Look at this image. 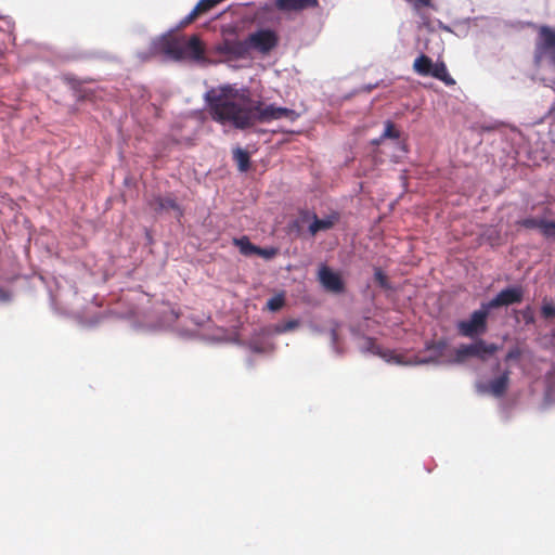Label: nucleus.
I'll return each instance as SVG.
<instances>
[{
  "mask_svg": "<svg viewBox=\"0 0 555 555\" xmlns=\"http://www.w3.org/2000/svg\"><path fill=\"white\" fill-rule=\"evenodd\" d=\"M374 280L378 285L383 288H389L387 276L384 274V272L380 269H375L374 272Z\"/></svg>",
  "mask_w": 555,
  "mask_h": 555,
  "instance_id": "obj_32",
  "label": "nucleus"
},
{
  "mask_svg": "<svg viewBox=\"0 0 555 555\" xmlns=\"http://www.w3.org/2000/svg\"><path fill=\"white\" fill-rule=\"evenodd\" d=\"M439 28L444 30V31H448V33H453V30L451 29L450 26H448V25H446V24H443L441 22H439Z\"/></svg>",
  "mask_w": 555,
  "mask_h": 555,
  "instance_id": "obj_39",
  "label": "nucleus"
},
{
  "mask_svg": "<svg viewBox=\"0 0 555 555\" xmlns=\"http://www.w3.org/2000/svg\"><path fill=\"white\" fill-rule=\"evenodd\" d=\"M233 242L234 245L240 249V253L244 256L254 255L257 250V246L254 245L246 236L234 238Z\"/></svg>",
  "mask_w": 555,
  "mask_h": 555,
  "instance_id": "obj_20",
  "label": "nucleus"
},
{
  "mask_svg": "<svg viewBox=\"0 0 555 555\" xmlns=\"http://www.w3.org/2000/svg\"><path fill=\"white\" fill-rule=\"evenodd\" d=\"M151 206L157 210V211H169L173 210L176 212V217H181L182 211L179 207V205L176 203L175 199L170 197H155L153 202L151 203Z\"/></svg>",
  "mask_w": 555,
  "mask_h": 555,
  "instance_id": "obj_16",
  "label": "nucleus"
},
{
  "mask_svg": "<svg viewBox=\"0 0 555 555\" xmlns=\"http://www.w3.org/2000/svg\"><path fill=\"white\" fill-rule=\"evenodd\" d=\"M522 317L527 324L534 322L533 311L531 310L530 307H527L526 309L522 310Z\"/></svg>",
  "mask_w": 555,
  "mask_h": 555,
  "instance_id": "obj_37",
  "label": "nucleus"
},
{
  "mask_svg": "<svg viewBox=\"0 0 555 555\" xmlns=\"http://www.w3.org/2000/svg\"><path fill=\"white\" fill-rule=\"evenodd\" d=\"M413 70L423 77H434L442 81L446 86L455 85V80L450 76L446 64L443 62L434 63L433 60L425 54H421L414 60Z\"/></svg>",
  "mask_w": 555,
  "mask_h": 555,
  "instance_id": "obj_7",
  "label": "nucleus"
},
{
  "mask_svg": "<svg viewBox=\"0 0 555 555\" xmlns=\"http://www.w3.org/2000/svg\"><path fill=\"white\" fill-rule=\"evenodd\" d=\"M552 89L555 90V87ZM547 114L550 117H552V125H553V127H555V102L550 107Z\"/></svg>",
  "mask_w": 555,
  "mask_h": 555,
  "instance_id": "obj_38",
  "label": "nucleus"
},
{
  "mask_svg": "<svg viewBox=\"0 0 555 555\" xmlns=\"http://www.w3.org/2000/svg\"><path fill=\"white\" fill-rule=\"evenodd\" d=\"M318 279L322 287L327 292L340 294L345 289L340 275L325 264L319 268Z\"/></svg>",
  "mask_w": 555,
  "mask_h": 555,
  "instance_id": "obj_11",
  "label": "nucleus"
},
{
  "mask_svg": "<svg viewBox=\"0 0 555 555\" xmlns=\"http://www.w3.org/2000/svg\"><path fill=\"white\" fill-rule=\"evenodd\" d=\"M543 236L546 238H555V220H548V222H542Z\"/></svg>",
  "mask_w": 555,
  "mask_h": 555,
  "instance_id": "obj_30",
  "label": "nucleus"
},
{
  "mask_svg": "<svg viewBox=\"0 0 555 555\" xmlns=\"http://www.w3.org/2000/svg\"><path fill=\"white\" fill-rule=\"evenodd\" d=\"M300 324V321L297 319H291L284 322L276 323L264 330L267 335H281L287 332H292L296 330Z\"/></svg>",
  "mask_w": 555,
  "mask_h": 555,
  "instance_id": "obj_17",
  "label": "nucleus"
},
{
  "mask_svg": "<svg viewBox=\"0 0 555 555\" xmlns=\"http://www.w3.org/2000/svg\"><path fill=\"white\" fill-rule=\"evenodd\" d=\"M276 253H278L276 248H273V247L261 248V247L257 246V250L255 254L267 259V260H270L276 255Z\"/></svg>",
  "mask_w": 555,
  "mask_h": 555,
  "instance_id": "obj_31",
  "label": "nucleus"
},
{
  "mask_svg": "<svg viewBox=\"0 0 555 555\" xmlns=\"http://www.w3.org/2000/svg\"><path fill=\"white\" fill-rule=\"evenodd\" d=\"M274 5L282 12L301 11L317 7L318 0H274Z\"/></svg>",
  "mask_w": 555,
  "mask_h": 555,
  "instance_id": "obj_14",
  "label": "nucleus"
},
{
  "mask_svg": "<svg viewBox=\"0 0 555 555\" xmlns=\"http://www.w3.org/2000/svg\"><path fill=\"white\" fill-rule=\"evenodd\" d=\"M250 46L260 52H269L276 44V37L272 30L260 29L249 36Z\"/></svg>",
  "mask_w": 555,
  "mask_h": 555,
  "instance_id": "obj_13",
  "label": "nucleus"
},
{
  "mask_svg": "<svg viewBox=\"0 0 555 555\" xmlns=\"http://www.w3.org/2000/svg\"><path fill=\"white\" fill-rule=\"evenodd\" d=\"M541 312L545 318H552L555 315V305L552 302H544L541 307Z\"/></svg>",
  "mask_w": 555,
  "mask_h": 555,
  "instance_id": "obj_33",
  "label": "nucleus"
},
{
  "mask_svg": "<svg viewBox=\"0 0 555 555\" xmlns=\"http://www.w3.org/2000/svg\"><path fill=\"white\" fill-rule=\"evenodd\" d=\"M217 51L221 54H227L232 57H243L247 52L245 43L236 40H225L217 47Z\"/></svg>",
  "mask_w": 555,
  "mask_h": 555,
  "instance_id": "obj_15",
  "label": "nucleus"
},
{
  "mask_svg": "<svg viewBox=\"0 0 555 555\" xmlns=\"http://www.w3.org/2000/svg\"><path fill=\"white\" fill-rule=\"evenodd\" d=\"M219 2L217 0H199L198 3L194 7L199 14L208 12L212 8H215Z\"/></svg>",
  "mask_w": 555,
  "mask_h": 555,
  "instance_id": "obj_25",
  "label": "nucleus"
},
{
  "mask_svg": "<svg viewBox=\"0 0 555 555\" xmlns=\"http://www.w3.org/2000/svg\"><path fill=\"white\" fill-rule=\"evenodd\" d=\"M410 3L414 10H420L421 8L431 7V0H405Z\"/></svg>",
  "mask_w": 555,
  "mask_h": 555,
  "instance_id": "obj_34",
  "label": "nucleus"
},
{
  "mask_svg": "<svg viewBox=\"0 0 555 555\" xmlns=\"http://www.w3.org/2000/svg\"><path fill=\"white\" fill-rule=\"evenodd\" d=\"M542 222H548V220L544 218H529L524 221V225L526 228H537L543 234Z\"/></svg>",
  "mask_w": 555,
  "mask_h": 555,
  "instance_id": "obj_29",
  "label": "nucleus"
},
{
  "mask_svg": "<svg viewBox=\"0 0 555 555\" xmlns=\"http://www.w3.org/2000/svg\"><path fill=\"white\" fill-rule=\"evenodd\" d=\"M151 51L155 54H162L166 60L183 61L186 59L202 61L204 49L197 36H192L188 41H183L172 35V30L154 38L151 42Z\"/></svg>",
  "mask_w": 555,
  "mask_h": 555,
  "instance_id": "obj_2",
  "label": "nucleus"
},
{
  "mask_svg": "<svg viewBox=\"0 0 555 555\" xmlns=\"http://www.w3.org/2000/svg\"><path fill=\"white\" fill-rule=\"evenodd\" d=\"M351 333H352L354 339L359 340L358 346H359V349L361 352L379 356L386 362L393 363V361H390L388 358L390 356H398L397 353H395L393 351H390V350H383L380 347H378L375 344L373 338L361 336L360 333L358 331H356L354 328L351 330Z\"/></svg>",
  "mask_w": 555,
  "mask_h": 555,
  "instance_id": "obj_12",
  "label": "nucleus"
},
{
  "mask_svg": "<svg viewBox=\"0 0 555 555\" xmlns=\"http://www.w3.org/2000/svg\"><path fill=\"white\" fill-rule=\"evenodd\" d=\"M524 291L520 286L513 285L507 286L501 292H499L492 299L488 301H483L489 310L508 307L514 304H519L522 301Z\"/></svg>",
  "mask_w": 555,
  "mask_h": 555,
  "instance_id": "obj_8",
  "label": "nucleus"
},
{
  "mask_svg": "<svg viewBox=\"0 0 555 555\" xmlns=\"http://www.w3.org/2000/svg\"><path fill=\"white\" fill-rule=\"evenodd\" d=\"M233 157H234V160L237 164V168H238L240 171L245 172V171L248 170V168H249V155H248V153L245 150H243L241 147H236L233 151Z\"/></svg>",
  "mask_w": 555,
  "mask_h": 555,
  "instance_id": "obj_19",
  "label": "nucleus"
},
{
  "mask_svg": "<svg viewBox=\"0 0 555 555\" xmlns=\"http://www.w3.org/2000/svg\"><path fill=\"white\" fill-rule=\"evenodd\" d=\"M498 346L488 344L483 339L475 340L472 344H462L454 351V358L450 361L453 364H462L469 358H477L486 361L498 351Z\"/></svg>",
  "mask_w": 555,
  "mask_h": 555,
  "instance_id": "obj_6",
  "label": "nucleus"
},
{
  "mask_svg": "<svg viewBox=\"0 0 555 555\" xmlns=\"http://www.w3.org/2000/svg\"><path fill=\"white\" fill-rule=\"evenodd\" d=\"M520 354H521V352H520L519 348H512L506 353L505 361L516 360L520 357Z\"/></svg>",
  "mask_w": 555,
  "mask_h": 555,
  "instance_id": "obj_36",
  "label": "nucleus"
},
{
  "mask_svg": "<svg viewBox=\"0 0 555 555\" xmlns=\"http://www.w3.org/2000/svg\"><path fill=\"white\" fill-rule=\"evenodd\" d=\"M199 15V13L197 12V10L194 8L185 17H183L179 24L175 27V28H171L170 30H172V33L178 29V28H181V27H184L186 25H189L190 23H192L195 17Z\"/></svg>",
  "mask_w": 555,
  "mask_h": 555,
  "instance_id": "obj_28",
  "label": "nucleus"
},
{
  "mask_svg": "<svg viewBox=\"0 0 555 555\" xmlns=\"http://www.w3.org/2000/svg\"><path fill=\"white\" fill-rule=\"evenodd\" d=\"M511 384V371L500 372L490 379L479 377L474 383L475 392L480 397L501 399L505 396Z\"/></svg>",
  "mask_w": 555,
  "mask_h": 555,
  "instance_id": "obj_4",
  "label": "nucleus"
},
{
  "mask_svg": "<svg viewBox=\"0 0 555 555\" xmlns=\"http://www.w3.org/2000/svg\"><path fill=\"white\" fill-rule=\"evenodd\" d=\"M309 331L313 335H324L328 334L330 340H331V350L336 356H341L344 353L343 348L339 346L338 343V326L339 324L335 320H328L327 322L321 324L317 323L314 321H310L307 324Z\"/></svg>",
  "mask_w": 555,
  "mask_h": 555,
  "instance_id": "obj_9",
  "label": "nucleus"
},
{
  "mask_svg": "<svg viewBox=\"0 0 555 555\" xmlns=\"http://www.w3.org/2000/svg\"><path fill=\"white\" fill-rule=\"evenodd\" d=\"M489 308L481 302L480 308L475 310L467 320H461L456 323V330L463 337L475 338L485 334L488 330Z\"/></svg>",
  "mask_w": 555,
  "mask_h": 555,
  "instance_id": "obj_5",
  "label": "nucleus"
},
{
  "mask_svg": "<svg viewBox=\"0 0 555 555\" xmlns=\"http://www.w3.org/2000/svg\"><path fill=\"white\" fill-rule=\"evenodd\" d=\"M534 63L542 72L545 85L555 88V29L550 26L539 27L534 47Z\"/></svg>",
  "mask_w": 555,
  "mask_h": 555,
  "instance_id": "obj_3",
  "label": "nucleus"
},
{
  "mask_svg": "<svg viewBox=\"0 0 555 555\" xmlns=\"http://www.w3.org/2000/svg\"><path fill=\"white\" fill-rule=\"evenodd\" d=\"M205 100L216 121L231 124L237 129L251 127L256 122L294 120L297 117V114L287 107L273 104L262 107L260 103L255 104L231 86L208 90L205 93Z\"/></svg>",
  "mask_w": 555,
  "mask_h": 555,
  "instance_id": "obj_1",
  "label": "nucleus"
},
{
  "mask_svg": "<svg viewBox=\"0 0 555 555\" xmlns=\"http://www.w3.org/2000/svg\"><path fill=\"white\" fill-rule=\"evenodd\" d=\"M12 300V293L0 287V304H8Z\"/></svg>",
  "mask_w": 555,
  "mask_h": 555,
  "instance_id": "obj_35",
  "label": "nucleus"
},
{
  "mask_svg": "<svg viewBox=\"0 0 555 555\" xmlns=\"http://www.w3.org/2000/svg\"><path fill=\"white\" fill-rule=\"evenodd\" d=\"M397 139L398 138V131L393 128V125L390 121H387L385 125L384 132L382 133L380 138L375 140L374 143L378 144L383 139Z\"/></svg>",
  "mask_w": 555,
  "mask_h": 555,
  "instance_id": "obj_23",
  "label": "nucleus"
},
{
  "mask_svg": "<svg viewBox=\"0 0 555 555\" xmlns=\"http://www.w3.org/2000/svg\"><path fill=\"white\" fill-rule=\"evenodd\" d=\"M55 284H56L55 294H53L51 292V300H52L53 305L62 304L66 298V292L63 289L61 282L56 280Z\"/></svg>",
  "mask_w": 555,
  "mask_h": 555,
  "instance_id": "obj_24",
  "label": "nucleus"
},
{
  "mask_svg": "<svg viewBox=\"0 0 555 555\" xmlns=\"http://www.w3.org/2000/svg\"><path fill=\"white\" fill-rule=\"evenodd\" d=\"M179 314L177 311H175L171 308H166L163 311V317L159 321L160 327H168L171 326V324L178 319Z\"/></svg>",
  "mask_w": 555,
  "mask_h": 555,
  "instance_id": "obj_21",
  "label": "nucleus"
},
{
  "mask_svg": "<svg viewBox=\"0 0 555 555\" xmlns=\"http://www.w3.org/2000/svg\"><path fill=\"white\" fill-rule=\"evenodd\" d=\"M337 220V217L332 215L327 216L325 218L319 219L315 215L313 216V221L309 225V232L314 235L319 231H325L331 229L335 221Z\"/></svg>",
  "mask_w": 555,
  "mask_h": 555,
  "instance_id": "obj_18",
  "label": "nucleus"
},
{
  "mask_svg": "<svg viewBox=\"0 0 555 555\" xmlns=\"http://www.w3.org/2000/svg\"><path fill=\"white\" fill-rule=\"evenodd\" d=\"M284 305V297L282 295H276L271 297L267 302V308L270 311H278L280 310Z\"/></svg>",
  "mask_w": 555,
  "mask_h": 555,
  "instance_id": "obj_26",
  "label": "nucleus"
},
{
  "mask_svg": "<svg viewBox=\"0 0 555 555\" xmlns=\"http://www.w3.org/2000/svg\"><path fill=\"white\" fill-rule=\"evenodd\" d=\"M247 346L249 350L254 353H266L270 349V346L268 344L259 341L256 338L250 339Z\"/></svg>",
  "mask_w": 555,
  "mask_h": 555,
  "instance_id": "obj_22",
  "label": "nucleus"
},
{
  "mask_svg": "<svg viewBox=\"0 0 555 555\" xmlns=\"http://www.w3.org/2000/svg\"><path fill=\"white\" fill-rule=\"evenodd\" d=\"M199 15V13L197 12V10L194 8L185 17H183L179 24L175 27V28H171L170 30H172V33L178 29V28H181V27H184L186 25H189L190 23H192L195 17Z\"/></svg>",
  "mask_w": 555,
  "mask_h": 555,
  "instance_id": "obj_27",
  "label": "nucleus"
},
{
  "mask_svg": "<svg viewBox=\"0 0 555 555\" xmlns=\"http://www.w3.org/2000/svg\"><path fill=\"white\" fill-rule=\"evenodd\" d=\"M446 347V343L439 341L433 347H428V349H433L434 353L428 357H414L410 359H404L399 356H390L388 359L393 361L395 364L403 365V366H414V365H425V364H440V357Z\"/></svg>",
  "mask_w": 555,
  "mask_h": 555,
  "instance_id": "obj_10",
  "label": "nucleus"
}]
</instances>
